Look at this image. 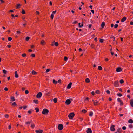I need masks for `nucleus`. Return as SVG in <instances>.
Returning <instances> with one entry per match:
<instances>
[{
  "label": "nucleus",
  "instance_id": "680f3d73",
  "mask_svg": "<svg viewBox=\"0 0 133 133\" xmlns=\"http://www.w3.org/2000/svg\"><path fill=\"white\" fill-rule=\"evenodd\" d=\"M4 90H5V91H7L8 90V89L6 87H5L4 88Z\"/></svg>",
  "mask_w": 133,
  "mask_h": 133
},
{
  "label": "nucleus",
  "instance_id": "864d4df0",
  "mask_svg": "<svg viewBox=\"0 0 133 133\" xmlns=\"http://www.w3.org/2000/svg\"><path fill=\"white\" fill-rule=\"evenodd\" d=\"M31 126L32 128H33L35 127V125L34 124H31Z\"/></svg>",
  "mask_w": 133,
  "mask_h": 133
},
{
  "label": "nucleus",
  "instance_id": "5fc2aeb1",
  "mask_svg": "<svg viewBox=\"0 0 133 133\" xmlns=\"http://www.w3.org/2000/svg\"><path fill=\"white\" fill-rule=\"evenodd\" d=\"M106 92L108 94H109L110 93V91L108 90H107Z\"/></svg>",
  "mask_w": 133,
  "mask_h": 133
},
{
  "label": "nucleus",
  "instance_id": "9d476101",
  "mask_svg": "<svg viewBox=\"0 0 133 133\" xmlns=\"http://www.w3.org/2000/svg\"><path fill=\"white\" fill-rule=\"evenodd\" d=\"M115 126L114 125H112L110 127V130L112 131H114L115 129L114 128Z\"/></svg>",
  "mask_w": 133,
  "mask_h": 133
},
{
  "label": "nucleus",
  "instance_id": "aec40b11",
  "mask_svg": "<svg viewBox=\"0 0 133 133\" xmlns=\"http://www.w3.org/2000/svg\"><path fill=\"white\" fill-rule=\"evenodd\" d=\"M35 109L36 110V112H38L39 111V109L38 108H35Z\"/></svg>",
  "mask_w": 133,
  "mask_h": 133
},
{
  "label": "nucleus",
  "instance_id": "412c9836",
  "mask_svg": "<svg viewBox=\"0 0 133 133\" xmlns=\"http://www.w3.org/2000/svg\"><path fill=\"white\" fill-rule=\"evenodd\" d=\"M83 23V22H82V24L81 25V23H78V25H79V27L80 28H81L83 26V24H82Z\"/></svg>",
  "mask_w": 133,
  "mask_h": 133
},
{
  "label": "nucleus",
  "instance_id": "4be33fe9",
  "mask_svg": "<svg viewBox=\"0 0 133 133\" xmlns=\"http://www.w3.org/2000/svg\"><path fill=\"white\" fill-rule=\"evenodd\" d=\"M32 73L33 75H36L37 74V72L34 70H33L32 71Z\"/></svg>",
  "mask_w": 133,
  "mask_h": 133
},
{
  "label": "nucleus",
  "instance_id": "4c0bfd02",
  "mask_svg": "<svg viewBox=\"0 0 133 133\" xmlns=\"http://www.w3.org/2000/svg\"><path fill=\"white\" fill-rule=\"evenodd\" d=\"M117 95L119 97H121L122 96L121 94L120 93L117 94Z\"/></svg>",
  "mask_w": 133,
  "mask_h": 133
},
{
  "label": "nucleus",
  "instance_id": "6ab92c4d",
  "mask_svg": "<svg viewBox=\"0 0 133 133\" xmlns=\"http://www.w3.org/2000/svg\"><path fill=\"white\" fill-rule=\"evenodd\" d=\"M128 122L130 123H133V121L131 119H130L128 120Z\"/></svg>",
  "mask_w": 133,
  "mask_h": 133
},
{
  "label": "nucleus",
  "instance_id": "72a5a7b5",
  "mask_svg": "<svg viewBox=\"0 0 133 133\" xmlns=\"http://www.w3.org/2000/svg\"><path fill=\"white\" fill-rule=\"evenodd\" d=\"M3 73L5 74H6L7 72V71L4 69L3 70Z\"/></svg>",
  "mask_w": 133,
  "mask_h": 133
},
{
  "label": "nucleus",
  "instance_id": "bf43d9fd",
  "mask_svg": "<svg viewBox=\"0 0 133 133\" xmlns=\"http://www.w3.org/2000/svg\"><path fill=\"white\" fill-rule=\"evenodd\" d=\"M31 56L33 57H34L35 56V55L34 54H32L31 55Z\"/></svg>",
  "mask_w": 133,
  "mask_h": 133
},
{
  "label": "nucleus",
  "instance_id": "f8f14e48",
  "mask_svg": "<svg viewBox=\"0 0 133 133\" xmlns=\"http://www.w3.org/2000/svg\"><path fill=\"white\" fill-rule=\"evenodd\" d=\"M126 17H123V18L121 19V21L123 22H124L126 19Z\"/></svg>",
  "mask_w": 133,
  "mask_h": 133
},
{
  "label": "nucleus",
  "instance_id": "37998d69",
  "mask_svg": "<svg viewBox=\"0 0 133 133\" xmlns=\"http://www.w3.org/2000/svg\"><path fill=\"white\" fill-rule=\"evenodd\" d=\"M122 128L123 130H125L126 129V127L124 126L122 127Z\"/></svg>",
  "mask_w": 133,
  "mask_h": 133
},
{
  "label": "nucleus",
  "instance_id": "49530a36",
  "mask_svg": "<svg viewBox=\"0 0 133 133\" xmlns=\"http://www.w3.org/2000/svg\"><path fill=\"white\" fill-rule=\"evenodd\" d=\"M129 128H132L133 127V125L132 124L129 125Z\"/></svg>",
  "mask_w": 133,
  "mask_h": 133
},
{
  "label": "nucleus",
  "instance_id": "79ce46f5",
  "mask_svg": "<svg viewBox=\"0 0 133 133\" xmlns=\"http://www.w3.org/2000/svg\"><path fill=\"white\" fill-rule=\"evenodd\" d=\"M12 39V38L11 37H9L8 38V40L9 41H10Z\"/></svg>",
  "mask_w": 133,
  "mask_h": 133
},
{
  "label": "nucleus",
  "instance_id": "dca6fc26",
  "mask_svg": "<svg viewBox=\"0 0 133 133\" xmlns=\"http://www.w3.org/2000/svg\"><path fill=\"white\" fill-rule=\"evenodd\" d=\"M85 81L87 83H89L90 82V80L88 78H86L85 80Z\"/></svg>",
  "mask_w": 133,
  "mask_h": 133
},
{
  "label": "nucleus",
  "instance_id": "2f4dec72",
  "mask_svg": "<svg viewBox=\"0 0 133 133\" xmlns=\"http://www.w3.org/2000/svg\"><path fill=\"white\" fill-rule=\"evenodd\" d=\"M21 5L19 4H18L17 5L16 7L17 8H19Z\"/></svg>",
  "mask_w": 133,
  "mask_h": 133
},
{
  "label": "nucleus",
  "instance_id": "7ed1b4c3",
  "mask_svg": "<svg viewBox=\"0 0 133 133\" xmlns=\"http://www.w3.org/2000/svg\"><path fill=\"white\" fill-rule=\"evenodd\" d=\"M63 126L62 124H59L58 125V128L59 130H61L63 129Z\"/></svg>",
  "mask_w": 133,
  "mask_h": 133
},
{
  "label": "nucleus",
  "instance_id": "39448f33",
  "mask_svg": "<svg viewBox=\"0 0 133 133\" xmlns=\"http://www.w3.org/2000/svg\"><path fill=\"white\" fill-rule=\"evenodd\" d=\"M119 83L118 81H116L114 83V85L115 87H118L119 85Z\"/></svg>",
  "mask_w": 133,
  "mask_h": 133
},
{
  "label": "nucleus",
  "instance_id": "cd10ccee",
  "mask_svg": "<svg viewBox=\"0 0 133 133\" xmlns=\"http://www.w3.org/2000/svg\"><path fill=\"white\" fill-rule=\"evenodd\" d=\"M54 45L56 46H57L58 45V43L57 42H55L54 43Z\"/></svg>",
  "mask_w": 133,
  "mask_h": 133
},
{
  "label": "nucleus",
  "instance_id": "6e6552de",
  "mask_svg": "<svg viewBox=\"0 0 133 133\" xmlns=\"http://www.w3.org/2000/svg\"><path fill=\"white\" fill-rule=\"evenodd\" d=\"M72 83L71 82L70 83L67 85V88L68 89H69L71 87Z\"/></svg>",
  "mask_w": 133,
  "mask_h": 133
},
{
  "label": "nucleus",
  "instance_id": "c756f323",
  "mask_svg": "<svg viewBox=\"0 0 133 133\" xmlns=\"http://www.w3.org/2000/svg\"><path fill=\"white\" fill-rule=\"evenodd\" d=\"M93 113L92 112H90V113L89 115L90 116H92L93 115Z\"/></svg>",
  "mask_w": 133,
  "mask_h": 133
},
{
  "label": "nucleus",
  "instance_id": "b1692460",
  "mask_svg": "<svg viewBox=\"0 0 133 133\" xmlns=\"http://www.w3.org/2000/svg\"><path fill=\"white\" fill-rule=\"evenodd\" d=\"M98 69L100 70H102V67L101 66H98Z\"/></svg>",
  "mask_w": 133,
  "mask_h": 133
},
{
  "label": "nucleus",
  "instance_id": "2eb2a0df",
  "mask_svg": "<svg viewBox=\"0 0 133 133\" xmlns=\"http://www.w3.org/2000/svg\"><path fill=\"white\" fill-rule=\"evenodd\" d=\"M105 25V23L104 22H102L101 24V26L102 28H103Z\"/></svg>",
  "mask_w": 133,
  "mask_h": 133
},
{
  "label": "nucleus",
  "instance_id": "a18cd8bd",
  "mask_svg": "<svg viewBox=\"0 0 133 133\" xmlns=\"http://www.w3.org/2000/svg\"><path fill=\"white\" fill-rule=\"evenodd\" d=\"M87 26H88L89 28H90L91 27V26H92V24H90L89 25L88 24Z\"/></svg>",
  "mask_w": 133,
  "mask_h": 133
},
{
  "label": "nucleus",
  "instance_id": "8fccbe9b",
  "mask_svg": "<svg viewBox=\"0 0 133 133\" xmlns=\"http://www.w3.org/2000/svg\"><path fill=\"white\" fill-rule=\"evenodd\" d=\"M103 40L102 39H100L99 40V41L101 43H102L103 42Z\"/></svg>",
  "mask_w": 133,
  "mask_h": 133
},
{
  "label": "nucleus",
  "instance_id": "e2e57ef3",
  "mask_svg": "<svg viewBox=\"0 0 133 133\" xmlns=\"http://www.w3.org/2000/svg\"><path fill=\"white\" fill-rule=\"evenodd\" d=\"M61 80L60 79L59 80H58V82H57L58 83H60L61 82Z\"/></svg>",
  "mask_w": 133,
  "mask_h": 133
},
{
  "label": "nucleus",
  "instance_id": "ddd939ff",
  "mask_svg": "<svg viewBox=\"0 0 133 133\" xmlns=\"http://www.w3.org/2000/svg\"><path fill=\"white\" fill-rule=\"evenodd\" d=\"M15 77L16 78H18V75L17 74V71H16L15 72Z\"/></svg>",
  "mask_w": 133,
  "mask_h": 133
},
{
  "label": "nucleus",
  "instance_id": "69168bd1",
  "mask_svg": "<svg viewBox=\"0 0 133 133\" xmlns=\"http://www.w3.org/2000/svg\"><path fill=\"white\" fill-rule=\"evenodd\" d=\"M27 108V106H25L24 107H23V108L24 109H25Z\"/></svg>",
  "mask_w": 133,
  "mask_h": 133
},
{
  "label": "nucleus",
  "instance_id": "603ef678",
  "mask_svg": "<svg viewBox=\"0 0 133 133\" xmlns=\"http://www.w3.org/2000/svg\"><path fill=\"white\" fill-rule=\"evenodd\" d=\"M117 101L118 102H121V101H122L120 99V98H117Z\"/></svg>",
  "mask_w": 133,
  "mask_h": 133
},
{
  "label": "nucleus",
  "instance_id": "ea45409f",
  "mask_svg": "<svg viewBox=\"0 0 133 133\" xmlns=\"http://www.w3.org/2000/svg\"><path fill=\"white\" fill-rule=\"evenodd\" d=\"M64 60L65 61L68 60V58L66 57H65L64 58Z\"/></svg>",
  "mask_w": 133,
  "mask_h": 133
},
{
  "label": "nucleus",
  "instance_id": "de8ad7c7",
  "mask_svg": "<svg viewBox=\"0 0 133 133\" xmlns=\"http://www.w3.org/2000/svg\"><path fill=\"white\" fill-rule=\"evenodd\" d=\"M120 105H123V104L122 101H121V102H120Z\"/></svg>",
  "mask_w": 133,
  "mask_h": 133
},
{
  "label": "nucleus",
  "instance_id": "bb28decb",
  "mask_svg": "<svg viewBox=\"0 0 133 133\" xmlns=\"http://www.w3.org/2000/svg\"><path fill=\"white\" fill-rule=\"evenodd\" d=\"M53 82L55 84H56L57 83V81H56V80H55L54 79L53 80Z\"/></svg>",
  "mask_w": 133,
  "mask_h": 133
},
{
  "label": "nucleus",
  "instance_id": "f257e3e1",
  "mask_svg": "<svg viewBox=\"0 0 133 133\" xmlns=\"http://www.w3.org/2000/svg\"><path fill=\"white\" fill-rule=\"evenodd\" d=\"M74 115L75 114L74 113L72 112L70 113V114L68 115V116L70 119H72Z\"/></svg>",
  "mask_w": 133,
  "mask_h": 133
},
{
  "label": "nucleus",
  "instance_id": "393cba45",
  "mask_svg": "<svg viewBox=\"0 0 133 133\" xmlns=\"http://www.w3.org/2000/svg\"><path fill=\"white\" fill-rule=\"evenodd\" d=\"M41 43L42 45H44L45 43V42L43 40H42L41 41Z\"/></svg>",
  "mask_w": 133,
  "mask_h": 133
},
{
  "label": "nucleus",
  "instance_id": "5701e85b",
  "mask_svg": "<svg viewBox=\"0 0 133 133\" xmlns=\"http://www.w3.org/2000/svg\"><path fill=\"white\" fill-rule=\"evenodd\" d=\"M11 100L14 101L15 100V99L14 98V97L13 96H11Z\"/></svg>",
  "mask_w": 133,
  "mask_h": 133
},
{
  "label": "nucleus",
  "instance_id": "473e14b6",
  "mask_svg": "<svg viewBox=\"0 0 133 133\" xmlns=\"http://www.w3.org/2000/svg\"><path fill=\"white\" fill-rule=\"evenodd\" d=\"M30 37L28 36L26 37L25 38V39L26 41H28L29 40Z\"/></svg>",
  "mask_w": 133,
  "mask_h": 133
},
{
  "label": "nucleus",
  "instance_id": "3c124183",
  "mask_svg": "<svg viewBox=\"0 0 133 133\" xmlns=\"http://www.w3.org/2000/svg\"><path fill=\"white\" fill-rule=\"evenodd\" d=\"M50 70V69H47L46 71V72L47 73L49 72Z\"/></svg>",
  "mask_w": 133,
  "mask_h": 133
},
{
  "label": "nucleus",
  "instance_id": "0eeeda50",
  "mask_svg": "<svg viewBox=\"0 0 133 133\" xmlns=\"http://www.w3.org/2000/svg\"><path fill=\"white\" fill-rule=\"evenodd\" d=\"M122 70L121 68L120 67H118L116 69V71L117 72H119L122 71Z\"/></svg>",
  "mask_w": 133,
  "mask_h": 133
},
{
  "label": "nucleus",
  "instance_id": "4468645a",
  "mask_svg": "<svg viewBox=\"0 0 133 133\" xmlns=\"http://www.w3.org/2000/svg\"><path fill=\"white\" fill-rule=\"evenodd\" d=\"M34 103H35L36 104H37L38 103V100H34L33 101Z\"/></svg>",
  "mask_w": 133,
  "mask_h": 133
},
{
  "label": "nucleus",
  "instance_id": "7c9ffc66",
  "mask_svg": "<svg viewBox=\"0 0 133 133\" xmlns=\"http://www.w3.org/2000/svg\"><path fill=\"white\" fill-rule=\"evenodd\" d=\"M54 14L52 13L51 14V18L52 19H53V17H54Z\"/></svg>",
  "mask_w": 133,
  "mask_h": 133
},
{
  "label": "nucleus",
  "instance_id": "f3484780",
  "mask_svg": "<svg viewBox=\"0 0 133 133\" xmlns=\"http://www.w3.org/2000/svg\"><path fill=\"white\" fill-rule=\"evenodd\" d=\"M130 104L131 106L132 107H133V99H132L130 101Z\"/></svg>",
  "mask_w": 133,
  "mask_h": 133
},
{
  "label": "nucleus",
  "instance_id": "338daca9",
  "mask_svg": "<svg viewBox=\"0 0 133 133\" xmlns=\"http://www.w3.org/2000/svg\"><path fill=\"white\" fill-rule=\"evenodd\" d=\"M77 23V21H76L75 22H73V24H76V23Z\"/></svg>",
  "mask_w": 133,
  "mask_h": 133
},
{
  "label": "nucleus",
  "instance_id": "1a4fd4ad",
  "mask_svg": "<svg viewBox=\"0 0 133 133\" xmlns=\"http://www.w3.org/2000/svg\"><path fill=\"white\" fill-rule=\"evenodd\" d=\"M87 133H91L92 131L91 129L90 128H88L86 131Z\"/></svg>",
  "mask_w": 133,
  "mask_h": 133
},
{
  "label": "nucleus",
  "instance_id": "f704fd0d",
  "mask_svg": "<svg viewBox=\"0 0 133 133\" xmlns=\"http://www.w3.org/2000/svg\"><path fill=\"white\" fill-rule=\"evenodd\" d=\"M82 112H83L85 113L87 112V111L83 109V110H82Z\"/></svg>",
  "mask_w": 133,
  "mask_h": 133
},
{
  "label": "nucleus",
  "instance_id": "c9c22d12",
  "mask_svg": "<svg viewBox=\"0 0 133 133\" xmlns=\"http://www.w3.org/2000/svg\"><path fill=\"white\" fill-rule=\"evenodd\" d=\"M118 25L116 24L114 25V28H117L118 26Z\"/></svg>",
  "mask_w": 133,
  "mask_h": 133
},
{
  "label": "nucleus",
  "instance_id": "052dcab7",
  "mask_svg": "<svg viewBox=\"0 0 133 133\" xmlns=\"http://www.w3.org/2000/svg\"><path fill=\"white\" fill-rule=\"evenodd\" d=\"M25 93L26 94H28L29 93V91L27 90H25Z\"/></svg>",
  "mask_w": 133,
  "mask_h": 133
},
{
  "label": "nucleus",
  "instance_id": "0e129e2a",
  "mask_svg": "<svg viewBox=\"0 0 133 133\" xmlns=\"http://www.w3.org/2000/svg\"><path fill=\"white\" fill-rule=\"evenodd\" d=\"M94 45L93 44H91V46L92 48H94Z\"/></svg>",
  "mask_w": 133,
  "mask_h": 133
},
{
  "label": "nucleus",
  "instance_id": "e433bc0d",
  "mask_svg": "<svg viewBox=\"0 0 133 133\" xmlns=\"http://www.w3.org/2000/svg\"><path fill=\"white\" fill-rule=\"evenodd\" d=\"M98 102L97 101L96 102H94V105H96L97 104H98Z\"/></svg>",
  "mask_w": 133,
  "mask_h": 133
},
{
  "label": "nucleus",
  "instance_id": "a878e982",
  "mask_svg": "<svg viewBox=\"0 0 133 133\" xmlns=\"http://www.w3.org/2000/svg\"><path fill=\"white\" fill-rule=\"evenodd\" d=\"M57 99L56 98H54L53 99V101L54 103H56L57 102Z\"/></svg>",
  "mask_w": 133,
  "mask_h": 133
},
{
  "label": "nucleus",
  "instance_id": "20e7f679",
  "mask_svg": "<svg viewBox=\"0 0 133 133\" xmlns=\"http://www.w3.org/2000/svg\"><path fill=\"white\" fill-rule=\"evenodd\" d=\"M42 95V93L41 92H39L36 95V97L37 98H40L41 97Z\"/></svg>",
  "mask_w": 133,
  "mask_h": 133
},
{
  "label": "nucleus",
  "instance_id": "13d9d810",
  "mask_svg": "<svg viewBox=\"0 0 133 133\" xmlns=\"http://www.w3.org/2000/svg\"><path fill=\"white\" fill-rule=\"evenodd\" d=\"M16 96H17L19 95V93L18 92H16Z\"/></svg>",
  "mask_w": 133,
  "mask_h": 133
},
{
  "label": "nucleus",
  "instance_id": "6e6d98bb",
  "mask_svg": "<svg viewBox=\"0 0 133 133\" xmlns=\"http://www.w3.org/2000/svg\"><path fill=\"white\" fill-rule=\"evenodd\" d=\"M5 117L6 118H8L9 117V115L8 114H6L5 115Z\"/></svg>",
  "mask_w": 133,
  "mask_h": 133
},
{
  "label": "nucleus",
  "instance_id": "a211bd4d",
  "mask_svg": "<svg viewBox=\"0 0 133 133\" xmlns=\"http://www.w3.org/2000/svg\"><path fill=\"white\" fill-rule=\"evenodd\" d=\"M122 130V129L121 128H119L117 129V132L120 133L121 132Z\"/></svg>",
  "mask_w": 133,
  "mask_h": 133
},
{
  "label": "nucleus",
  "instance_id": "a19ab883",
  "mask_svg": "<svg viewBox=\"0 0 133 133\" xmlns=\"http://www.w3.org/2000/svg\"><path fill=\"white\" fill-rule=\"evenodd\" d=\"M12 105H16V103L15 102H14L12 103Z\"/></svg>",
  "mask_w": 133,
  "mask_h": 133
},
{
  "label": "nucleus",
  "instance_id": "4d7b16f0",
  "mask_svg": "<svg viewBox=\"0 0 133 133\" xmlns=\"http://www.w3.org/2000/svg\"><path fill=\"white\" fill-rule=\"evenodd\" d=\"M99 91L98 90H96L95 92V93L97 94H99Z\"/></svg>",
  "mask_w": 133,
  "mask_h": 133
},
{
  "label": "nucleus",
  "instance_id": "58836bf2",
  "mask_svg": "<svg viewBox=\"0 0 133 133\" xmlns=\"http://www.w3.org/2000/svg\"><path fill=\"white\" fill-rule=\"evenodd\" d=\"M22 10V13L23 14H25V11L23 9Z\"/></svg>",
  "mask_w": 133,
  "mask_h": 133
},
{
  "label": "nucleus",
  "instance_id": "423d86ee",
  "mask_svg": "<svg viewBox=\"0 0 133 133\" xmlns=\"http://www.w3.org/2000/svg\"><path fill=\"white\" fill-rule=\"evenodd\" d=\"M71 103V101L69 99L66 100L65 101V103L67 105H69Z\"/></svg>",
  "mask_w": 133,
  "mask_h": 133
},
{
  "label": "nucleus",
  "instance_id": "9b49d317",
  "mask_svg": "<svg viewBox=\"0 0 133 133\" xmlns=\"http://www.w3.org/2000/svg\"><path fill=\"white\" fill-rule=\"evenodd\" d=\"M43 131V130H36V133H42Z\"/></svg>",
  "mask_w": 133,
  "mask_h": 133
},
{
  "label": "nucleus",
  "instance_id": "774afa93",
  "mask_svg": "<svg viewBox=\"0 0 133 133\" xmlns=\"http://www.w3.org/2000/svg\"><path fill=\"white\" fill-rule=\"evenodd\" d=\"M130 24L131 25H133V22L131 21L130 22Z\"/></svg>",
  "mask_w": 133,
  "mask_h": 133
},
{
  "label": "nucleus",
  "instance_id": "09e8293b",
  "mask_svg": "<svg viewBox=\"0 0 133 133\" xmlns=\"http://www.w3.org/2000/svg\"><path fill=\"white\" fill-rule=\"evenodd\" d=\"M30 123V121H28L27 122H26L25 123V124H29Z\"/></svg>",
  "mask_w": 133,
  "mask_h": 133
},
{
  "label": "nucleus",
  "instance_id": "c03bdc74",
  "mask_svg": "<svg viewBox=\"0 0 133 133\" xmlns=\"http://www.w3.org/2000/svg\"><path fill=\"white\" fill-rule=\"evenodd\" d=\"M22 56L23 57H25L26 56V54L25 53L22 54Z\"/></svg>",
  "mask_w": 133,
  "mask_h": 133
},
{
  "label": "nucleus",
  "instance_id": "f03ea898",
  "mask_svg": "<svg viewBox=\"0 0 133 133\" xmlns=\"http://www.w3.org/2000/svg\"><path fill=\"white\" fill-rule=\"evenodd\" d=\"M49 112L48 110L46 109H44L43 111L42 112V113L44 114H48Z\"/></svg>",
  "mask_w": 133,
  "mask_h": 133
},
{
  "label": "nucleus",
  "instance_id": "c85d7f7f",
  "mask_svg": "<svg viewBox=\"0 0 133 133\" xmlns=\"http://www.w3.org/2000/svg\"><path fill=\"white\" fill-rule=\"evenodd\" d=\"M124 81L123 79H121L120 80L119 82L121 84H122L124 83Z\"/></svg>",
  "mask_w": 133,
  "mask_h": 133
}]
</instances>
